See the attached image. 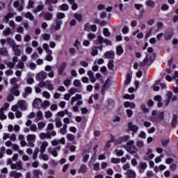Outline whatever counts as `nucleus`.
I'll return each instance as SVG.
<instances>
[{
	"label": "nucleus",
	"instance_id": "nucleus-1",
	"mask_svg": "<svg viewBox=\"0 0 178 178\" xmlns=\"http://www.w3.org/2000/svg\"><path fill=\"white\" fill-rule=\"evenodd\" d=\"M124 147L125 148L126 151H127V152H129V154H131V155L137 154V151H138L137 147L134 145V140L128 141L127 143V145H124Z\"/></svg>",
	"mask_w": 178,
	"mask_h": 178
},
{
	"label": "nucleus",
	"instance_id": "nucleus-2",
	"mask_svg": "<svg viewBox=\"0 0 178 178\" xmlns=\"http://www.w3.org/2000/svg\"><path fill=\"white\" fill-rule=\"evenodd\" d=\"M66 17V15L63 13H57L56 14V19H54V22L56 23V26H54V29L56 30H60V26L63 24V22L62 21V19H65Z\"/></svg>",
	"mask_w": 178,
	"mask_h": 178
},
{
	"label": "nucleus",
	"instance_id": "nucleus-3",
	"mask_svg": "<svg viewBox=\"0 0 178 178\" xmlns=\"http://www.w3.org/2000/svg\"><path fill=\"white\" fill-rule=\"evenodd\" d=\"M165 113L161 111L157 114V115L151 118L152 122L154 123H161V122H163L165 120L164 117Z\"/></svg>",
	"mask_w": 178,
	"mask_h": 178
},
{
	"label": "nucleus",
	"instance_id": "nucleus-4",
	"mask_svg": "<svg viewBox=\"0 0 178 178\" xmlns=\"http://www.w3.org/2000/svg\"><path fill=\"white\" fill-rule=\"evenodd\" d=\"M106 44V45H112V41L106 39V38H104V37L99 35L97 37V39L95 40V45H99V44Z\"/></svg>",
	"mask_w": 178,
	"mask_h": 178
},
{
	"label": "nucleus",
	"instance_id": "nucleus-5",
	"mask_svg": "<svg viewBox=\"0 0 178 178\" xmlns=\"http://www.w3.org/2000/svg\"><path fill=\"white\" fill-rule=\"evenodd\" d=\"M36 136L35 134H28L26 140L28 142L27 147H34V143H35Z\"/></svg>",
	"mask_w": 178,
	"mask_h": 178
},
{
	"label": "nucleus",
	"instance_id": "nucleus-6",
	"mask_svg": "<svg viewBox=\"0 0 178 178\" xmlns=\"http://www.w3.org/2000/svg\"><path fill=\"white\" fill-rule=\"evenodd\" d=\"M147 168H148V164H147L146 162H143V161H141L137 166V169L138 170V172L139 173H140V175H143V173H145Z\"/></svg>",
	"mask_w": 178,
	"mask_h": 178
},
{
	"label": "nucleus",
	"instance_id": "nucleus-7",
	"mask_svg": "<svg viewBox=\"0 0 178 178\" xmlns=\"http://www.w3.org/2000/svg\"><path fill=\"white\" fill-rule=\"evenodd\" d=\"M60 146H57L56 147H49L48 148V152L49 154H51L54 158H56L58 156V152L60 151Z\"/></svg>",
	"mask_w": 178,
	"mask_h": 178
},
{
	"label": "nucleus",
	"instance_id": "nucleus-8",
	"mask_svg": "<svg viewBox=\"0 0 178 178\" xmlns=\"http://www.w3.org/2000/svg\"><path fill=\"white\" fill-rule=\"evenodd\" d=\"M19 84H15L14 86L10 90V92L15 95V97H19L20 95V90H19Z\"/></svg>",
	"mask_w": 178,
	"mask_h": 178
},
{
	"label": "nucleus",
	"instance_id": "nucleus-9",
	"mask_svg": "<svg viewBox=\"0 0 178 178\" xmlns=\"http://www.w3.org/2000/svg\"><path fill=\"white\" fill-rule=\"evenodd\" d=\"M11 169L13 170H22V169H23V162L17 161L15 163L11 164Z\"/></svg>",
	"mask_w": 178,
	"mask_h": 178
},
{
	"label": "nucleus",
	"instance_id": "nucleus-10",
	"mask_svg": "<svg viewBox=\"0 0 178 178\" xmlns=\"http://www.w3.org/2000/svg\"><path fill=\"white\" fill-rule=\"evenodd\" d=\"M33 106L37 109L42 108V100L40 98H35L33 102Z\"/></svg>",
	"mask_w": 178,
	"mask_h": 178
},
{
	"label": "nucleus",
	"instance_id": "nucleus-11",
	"mask_svg": "<svg viewBox=\"0 0 178 178\" xmlns=\"http://www.w3.org/2000/svg\"><path fill=\"white\" fill-rule=\"evenodd\" d=\"M66 67H67V63L65 61L59 65L58 69V73L59 76H62L63 74V72L66 70Z\"/></svg>",
	"mask_w": 178,
	"mask_h": 178
},
{
	"label": "nucleus",
	"instance_id": "nucleus-12",
	"mask_svg": "<svg viewBox=\"0 0 178 178\" xmlns=\"http://www.w3.org/2000/svg\"><path fill=\"white\" fill-rule=\"evenodd\" d=\"M128 129L133 131V136L138 131V126L133 124V122H130L128 123Z\"/></svg>",
	"mask_w": 178,
	"mask_h": 178
},
{
	"label": "nucleus",
	"instance_id": "nucleus-13",
	"mask_svg": "<svg viewBox=\"0 0 178 178\" xmlns=\"http://www.w3.org/2000/svg\"><path fill=\"white\" fill-rule=\"evenodd\" d=\"M6 44H8V45H9V47H11V48H13L14 47H20V45L17 44L15 42V40L10 38H6Z\"/></svg>",
	"mask_w": 178,
	"mask_h": 178
},
{
	"label": "nucleus",
	"instance_id": "nucleus-14",
	"mask_svg": "<svg viewBox=\"0 0 178 178\" xmlns=\"http://www.w3.org/2000/svg\"><path fill=\"white\" fill-rule=\"evenodd\" d=\"M173 29H168L164 35L165 40H166V41H169V40L173 37Z\"/></svg>",
	"mask_w": 178,
	"mask_h": 178
},
{
	"label": "nucleus",
	"instance_id": "nucleus-15",
	"mask_svg": "<svg viewBox=\"0 0 178 178\" xmlns=\"http://www.w3.org/2000/svg\"><path fill=\"white\" fill-rule=\"evenodd\" d=\"M17 106L19 109H21V111H25L26 108H27V104H26V101L19 100L17 103Z\"/></svg>",
	"mask_w": 178,
	"mask_h": 178
},
{
	"label": "nucleus",
	"instance_id": "nucleus-16",
	"mask_svg": "<svg viewBox=\"0 0 178 178\" xmlns=\"http://www.w3.org/2000/svg\"><path fill=\"white\" fill-rule=\"evenodd\" d=\"M129 138H130V136L129 135L120 136L117 140V143H118V144H122V143H126V141H129Z\"/></svg>",
	"mask_w": 178,
	"mask_h": 178
},
{
	"label": "nucleus",
	"instance_id": "nucleus-17",
	"mask_svg": "<svg viewBox=\"0 0 178 178\" xmlns=\"http://www.w3.org/2000/svg\"><path fill=\"white\" fill-rule=\"evenodd\" d=\"M104 56L106 59H115V51H108L104 53Z\"/></svg>",
	"mask_w": 178,
	"mask_h": 178
},
{
	"label": "nucleus",
	"instance_id": "nucleus-18",
	"mask_svg": "<svg viewBox=\"0 0 178 178\" xmlns=\"http://www.w3.org/2000/svg\"><path fill=\"white\" fill-rule=\"evenodd\" d=\"M147 62H149V65H151V63H152V62H154V60L152 59H149L148 58V54L146 55L145 58L143 59V62H141L140 63V66H145V65H147Z\"/></svg>",
	"mask_w": 178,
	"mask_h": 178
},
{
	"label": "nucleus",
	"instance_id": "nucleus-19",
	"mask_svg": "<svg viewBox=\"0 0 178 178\" xmlns=\"http://www.w3.org/2000/svg\"><path fill=\"white\" fill-rule=\"evenodd\" d=\"M13 6L15 7L19 12L23 10V3H20L19 1H15L13 3Z\"/></svg>",
	"mask_w": 178,
	"mask_h": 178
},
{
	"label": "nucleus",
	"instance_id": "nucleus-20",
	"mask_svg": "<svg viewBox=\"0 0 178 178\" xmlns=\"http://www.w3.org/2000/svg\"><path fill=\"white\" fill-rule=\"evenodd\" d=\"M80 99H83V96L80 94H76L75 97H72L71 99V105H74V102L79 101Z\"/></svg>",
	"mask_w": 178,
	"mask_h": 178
},
{
	"label": "nucleus",
	"instance_id": "nucleus-21",
	"mask_svg": "<svg viewBox=\"0 0 178 178\" xmlns=\"http://www.w3.org/2000/svg\"><path fill=\"white\" fill-rule=\"evenodd\" d=\"M126 175L127 176V178H136L137 177V174L133 170H127Z\"/></svg>",
	"mask_w": 178,
	"mask_h": 178
},
{
	"label": "nucleus",
	"instance_id": "nucleus-22",
	"mask_svg": "<svg viewBox=\"0 0 178 178\" xmlns=\"http://www.w3.org/2000/svg\"><path fill=\"white\" fill-rule=\"evenodd\" d=\"M167 99L165 100L166 105H169L170 102L172 101V98H173V92L171 91H168L166 94Z\"/></svg>",
	"mask_w": 178,
	"mask_h": 178
},
{
	"label": "nucleus",
	"instance_id": "nucleus-23",
	"mask_svg": "<svg viewBox=\"0 0 178 178\" xmlns=\"http://www.w3.org/2000/svg\"><path fill=\"white\" fill-rule=\"evenodd\" d=\"M22 176H23V174H22V172H18L16 171L10 172V177L20 178Z\"/></svg>",
	"mask_w": 178,
	"mask_h": 178
},
{
	"label": "nucleus",
	"instance_id": "nucleus-24",
	"mask_svg": "<svg viewBox=\"0 0 178 178\" xmlns=\"http://www.w3.org/2000/svg\"><path fill=\"white\" fill-rule=\"evenodd\" d=\"M47 147H48V142L43 141L40 146V154H44V152H45V150L47 149Z\"/></svg>",
	"mask_w": 178,
	"mask_h": 178
},
{
	"label": "nucleus",
	"instance_id": "nucleus-25",
	"mask_svg": "<svg viewBox=\"0 0 178 178\" xmlns=\"http://www.w3.org/2000/svg\"><path fill=\"white\" fill-rule=\"evenodd\" d=\"M33 177L32 178H40V176H42L43 173L42 171L40 170H34L33 171Z\"/></svg>",
	"mask_w": 178,
	"mask_h": 178
},
{
	"label": "nucleus",
	"instance_id": "nucleus-26",
	"mask_svg": "<svg viewBox=\"0 0 178 178\" xmlns=\"http://www.w3.org/2000/svg\"><path fill=\"white\" fill-rule=\"evenodd\" d=\"M133 77V74L131 73H128L127 74V77H126V79L124 81V84L126 86H129V84H130V83H131V79Z\"/></svg>",
	"mask_w": 178,
	"mask_h": 178
},
{
	"label": "nucleus",
	"instance_id": "nucleus-27",
	"mask_svg": "<svg viewBox=\"0 0 178 178\" xmlns=\"http://www.w3.org/2000/svg\"><path fill=\"white\" fill-rule=\"evenodd\" d=\"M177 119H178L177 115L173 114L172 119V121H171L172 127H177Z\"/></svg>",
	"mask_w": 178,
	"mask_h": 178
},
{
	"label": "nucleus",
	"instance_id": "nucleus-28",
	"mask_svg": "<svg viewBox=\"0 0 178 178\" xmlns=\"http://www.w3.org/2000/svg\"><path fill=\"white\" fill-rule=\"evenodd\" d=\"M87 170H88L87 165H86V164H82L78 170V173H87Z\"/></svg>",
	"mask_w": 178,
	"mask_h": 178
},
{
	"label": "nucleus",
	"instance_id": "nucleus-29",
	"mask_svg": "<svg viewBox=\"0 0 178 178\" xmlns=\"http://www.w3.org/2000/svg\"><path fill=\"white\" fill-rule=\"evenodd\" d=\"M124 108H130L131 109H134L136 108V104L131 103L130 102H125L124 104Z\"/></svg>",
	"mask_w": 178,
	"mask_h": 178
},
{
	"label": "nucleus",
	"instance_id": "nucleus-30",
	"mask_svg": "<svg viewBox=\"0 0 178 178\" xmlns=\"http://www.w3.org/2000/svg\"><path fill=\"white\" fill-rule=\"evenodd\" d=\"M17 48H20V47H13V51L15 56H20L22 55V51L20 50V49H17Z\"/></svg>",
	"mask_w": 178,
	"mask_h": 178
},
{
	"label": "nucleus",
	"instance_id": "nucleus-31",
	"mask_svg": "<svg viewBox=\"0 0 178 178\" xmlns=\"http://www.w3.org/2000/svg\"><path fill=\"white\" fill-rule=\"evenodd\" d=\"M52 13H49V12H46L44 15L43 17L44 19V20H47V22H49V20H52Z\"/></svg>",
	"mask_w": 178,
	"mask_h": 178
},
{
	"label": "nucleus",
	"instance_id": "nucleus-32",
	"mask_svg": "<svg viewBox=\"0 0 178 178\" xmlns=\"http://www.w3.org/2000/svg\"><path fill=\"white\" fill-rule=\"evenodd\" d=\"M68 92H69V93L70 94V95L72 96V95H74V94H76V92H81V90L77 89V88H74V87H72V88H71L69 90Z\"/></svg>",
	"mask_w": 178,
	"mask_h": 178
},
{
	"label": "nucleus",
	"instance_id": "nucleus-33",
	"mask_svg": "<svg viewBox=\"0 0 178 178\" xmlns=\"http://www.w3.org/2000/svg\"><path fill=\"white\" fill-rule=\"evenodd\" d=\"M39 137L40 140H45V138H51V134L49 133H40Z\"/></svg>",
	"mask_w": 178,
	"mask_h": 178
},
{
	"label": "nucleus",
	"instance_id": "nucleus-34",
	"mask_svg": "<svg viewBox=\"0 0 178 178\" xmlns=\"http://www.w3.org/2000/svg\"><path fill=\"white\" fill-rule=\"evenodd\" d=\"M108 102V109H113L115 108V101L112 99H109L107 101Z\"/></svg>",
	"mask_w": 178,
	"mask_h": 178
},
{
	"label": "nucleus",
	"instance_id": "nucleus-35",
	"mask_svg": "<svg viewBox=\"0 0 178 178\" xmlns=\"http://www.w3.org/2000/svg\"><path fill=\"white\" fill-rule=\"evenodd\" d=\"M46 56V60L47 62H52L54 60V57H52V51H48Z\"/></svg>",
	"mask_w": 178,
	"mask_h": 178
},
{
	"label": "nucleus",
	"instance_id": "nucleus-36",
	"mask_svg": "<svg viewBox=\"0 0 178 178\" xmlns=\"http://www.w3.org/2000/svg\"><path fill=\"white\" fill-rule=\"evenodd\" d=\"M74 17L79 23H81V22H83V15L81 14H79V13H76L74 14Z\"/></svg>",
	"mask_w": 178,
	"mask_h": 178
},
{
	"label": "nucleus",
	"instance_id": "nucleus-37",
	"mask_svg": "<svg viewBox=\"0 0 178 178\" xmlns=\"http://www.w3.org/2000/svg\"><path fill=\"white\" fill-rule=\"evenodd\" d=\"M47 74L45 72H40L38 74V80H44V79H47Z\"/></svg>",
	"mask_w": 178,
	"mask_h": 178
},
{
	"label": "nucleus",
	"instance_id": "nucleus-38",
	"mask_svg": "<svg viewBox=\"0 0 178 178\" xmlns=\"http://www.w3.org/2000/svg\"><path fill=\"white\" fill-rule=\"evenodd\" d=\"M3 111H5V108L3 107H1L0 108V120H6L7 118L6 115L3 113Z\"/></svg>",
	"mask_w": 178,
	"mask_h": 178
},
{
	"label": "nucleus",
	"instance_id": "nucleus-39",
	"mask_svg": "<svg viewBox=\"0 0 178 178\" xmlns=\"http://www.w3.org/2000/svg\"><path fill=\"white\" fill-rule=\"evenodd\" d=\"M116 52L118 56H120V55H122V54L124 52V50L123 49V47H122V45H119L116 47Z\"/></svg>",
	"mask_w": 178,
	"mask_h": 178
},
{
	"label": "nucleus",
	"instance_id": "nucleus-40",
	"mask_svg": "<svg viewBox=\"0 0 178 178\" xmlns=\"http://www.w3.org/2000/svg\"><path fill=\"white\" fill-rule=\"evenodd\" d=\"M42 112L41 111H38L36 113V118L35 119V123H37L38 122H40V120H41L42 119Z\"/></svg>",
	"mask_w": 178,
	"mask_h": 178
},
{
	"label": "nucleus",
	"instance_id": "nucleus-41",
	"mask_svg": "<svg viewBox=\"0 0 178 178\" xmlns=\"http://www.w3.org/2000/svg\"><path fill=\"white\" fill-rule=\"evenodd\" d=\"M41 10H44V6L38 5L36 8H35L33 10V13H38L41 12Z\"/></svg>",
	"mask_w": 178,
	"mask_h": 178
},
{
	"label": "nucleus",
	"instance_id": "nucleus-42",
	"mask_svg": "<svg viewBox=\"0 0 178 178\" xmlns=\"http://www.w3.org/2000/svg\"><path fill=\"white\" fill-rule=\"evenodd\" d=\"M74 87H77L78 88H83L81 85V82L79 79H75L73 82Z\"/></svg>",
	"mask_w": 178,
	"mask_h": 178
},
{
	"label": "nucleus",
	"instance_id": "nucleus-43",
	"mask_svg": "<svg viewBox=\"0 0 178 178\" xmlns=\"http://www.w3.org/2000/svg\"><path fill=\"white\" fill-rule=\"evenodd\" d=\"M0 55L3 56H8V49L6 47H2L0 49Z\"/></svg>",
	"mask_w": 178,
	"mask_h": 178
},
{
	"label": "nucleus",
	"instance_id": "nucleus-44",
	"mask_svg": "<svg viewBox=\"0 0 178 178\" xmlns=\"http://www.w3.org/2000/svg\"><path fill=\"white\" fill-rule=\"evenodd\" d=\"M145 4L147 6H149V8H155V2L152 0L146 1Z\"/></svg>",
	"mask_w": 178,
	"mask_h": 178
},
{
	"label": "nucleus",
	"instance_id": "nucleus-45",
	"mask_svg": "<svg viewBox=\"0 0 178 178\" xmlns=\"http://www.w3.org/2000/svg\"><path fill=\"white\" fill-rule=\"evenodd\" d=\"M3 34H4L6 37H8V35H10V34H12V31L10 30V28H6L3 31Z\"/></svg>",
	"mask_w": 178,
	"mask_h": 178
},
{
	"label": "nucleus",
	"instance_id": "nucleus-46",
	"mask_svg": "<svg viewBox=\"0 0 178 178\" xmlns=\"http://www.w3.org/2000/svg\"><path fill=\"white\" fill-rule=\"evenodd\" d=\"M113 60H110L107 64V67L109 70H113L115 65H113Z\"/></svg>",
	"mask_w": 178,
	"mask_h": 178
},
{
	"label": "nucleus",
	"instance_id": "nucleus-47",
	"mask_svg": "<svg viewBox=\"0 0 178 178\" xmlns=\"http://www.w3.org/2000/svg\"><path fill=\"white\" fill-rule=\"evenodd\" d=\"M60 10H63V12H66V10H69V5L66 3H63L60 6Z\"/></svg>",
	"mask_w": 178,
	"mask_h": 178
},
{
	"label": "nucleus",
	"instance_id": "nucleus-48",
	"mask_svg": "<svg viewBox=\"0 0 178 178\" xmlns=\"http://www.w3.org/2000/svg\"><path fill=\"white\" fill-rule=\"evenodd\" d=\"M134 98H136V96L134 95V94H132V95L126 94L124 95V99H130L131 101H132V99H134Z\"/></svg>",
	"mask_w": 178,
	"mask_h": 178
},
{
	"label": "nucleus",
	"instance_id": "nucleus-49",
	"mask_svg": "<svg viewBox=\"0 0 178 178\" xmlns=\"http://www.w3.org/2000/svg\"><path fill=\"white\" fill-rule=\"evenodd\" d=\"M115 154L117 155V156H123L124 155V152H123L122 149H115Z\"/></svg>",
	"mask_w": 178,
	"mask_h": 178
},
{
	"label": "nucleus",
	"instance_id": "nucleus-50",
	"mask_svg": "<svg viewBox=\"0 0 178 178\" xmlns=\"http://www.w3.org/2000/svg\"><path fill=\"white\" fill-rule=\"evenodd\" d=\"M24 16L26 19H29L31 21L34 20V15L30 12L25 13Z\"/></svg>",
	"mask_w": 178,
	"mask_h": 178
},
{
	"label": "nucleus",
	"instance_id": "nucleus-51",
	"mask_svg": "<svg viewBox=\"0 0 178 178\" xmlns=\"http://www.w3.org/2000/svg\"><path fill=\"white\" fill-rule=\"evenodd\" d=\"M90 54L92 56H97V55H98V49H97V47H94L92 48V51Z\"/></svg>",
	"mask_w": 178,
	"mask_h": 178
},
{
	"label": "nucleus",
	"instance_id": "nucleus-52",
	"mask_svg": "<svg viewBox=\"0 0 178 178\" xmlns=\"http://www.w3.org/2000/svg\"><path fill=\"white\" fill-rule=\"evenodd\" d=\"M103 34L104 37H111V32L108 28H104L103 29Z\"/></svg>",
	"mask_w": 178,
	"mask_h": 178
},
{
	"label": "nucleus",
	"instance_id": "nucleus-53",
	"mask_svg": "<svg viewBox=\"0 0 178 178\" xmlns=\"http://www.w3.org/2000/svg\"><path fill=\"white\" fill-rule=\"evenodd\" d=\"M170 142V139L168 138V139H163L161 140V145L163 147H168V145L169 144V143Z\"/></svg>",
	"mask_w": 178,
	"mask_h": 178
},
{
	"label": "nucleus",
	"instance_id": "nucleus-54",
	"mask_svg": "<svg viewBox=\"0 0 178 178\" xmlns=\"http://www.w3.org/2000/svg\"><path fill=\"white\" fill-rule=\"evenodd\" d=\"M50 105L51 102H49V101L44 100V102H42V108H43V109H47V108H48V106H49Z\"/></svg>",
	"mask_w": 178,
	"mask_h": 178
},
{
	"label": "nucleus",
	"instance_id": "nucleus-55",
	"mask_svg": "<svg viewBox=\"0 0 178 178\" xmlns=\"http://www.w3.org/2000/svg\"><path fill=\"white\" fill-rule=\"evenodd\" d=\"M46 86L48 90H50V91H52V90H54V85L51 83L50 81H46Z\"/></svg>",
	"mask_w": 178,
	"mask_h": 178
},
{
	"label": "nucleus",
	"instance_id": "nucleus-56",
	"mask_svg": "<svg viewBox=\"0 0 178 178\" xmlns=\"http://www.w3.org/2000/svg\"><path fill=\"white\" fill-rule=\"evenodd\" d=\"M42 37L44 41H49V40H51V35L48 33L42 34Z\"/></svg>",
	"mask_w": 178,
	"mask_h": 178
},
{
	"label": "nucleus",
	"instance_id": "nucleus-57",
	"mask_svg": "<svg viewBox=\"0 0 178 178\" xmlns=\"http://www.w3.org/2000/svg\"><path fill=\"white\" fill-rule=\"evenodd\" d=\"M46 124L44 122H40L39 123H38V130H42V129H44V127H45Z\"/></svg>",
	"mask_w": 178,
	"mask_h": 178
},
{
	"label": "nucleus",
	"instance_id": "nucleus-58",
	"mask_svg": "<svg viewBox=\"0 0 178 178\" xmlns=\"http://www.w3.org/2000/svg\"><path fill=\"white\" fill-rule=\"evenodd\" d=\"M67 138L68 141H74L76 137L74 136V135H73L72 134H68L67 135Z\"/></svg>",
	"mask_w": 178,
	"mask_h": 178
},
{
	"label": "nucleus",
	"instance_id": "nucleus-59",
	"mask_svg": "<svg viewBox=\"0 0 178 178\" xmlns=\"http://www.w3.org/2000/svg\"><path fill=\"white\" fill-rule=\"evenodd\" d=\"M40 152V149L36 147L35 149V151H34L33 154V159H34V160L37 159V156H38V152Z\"/></svg>",
	"mask_w": 178,
	"mask_h": 178
},
{
	"label": "nucleus",
	"instance_id": "nucleus-60",
	"mask_svg": "<svg viewBox=\"0 0 178 178\" xmlns=\"http://www.w3.org/2000/svg\"><path fill=\"white\" fill-rule=\"evenodd\" d=\"M27 9H33L34 8V1L33 0H29Z\"/></svg>",
	"mask_w": 178,
	"mask_h": 178
},
{
	"label": "nucleus",
	"instance_id": "nucleus-61",
	"mask_svg": "<svg viewBox=\"0 0 178 178\" xmlns=\"http://www.w3.org/2000/svg\"><path fill=\"white\" fill-rule=\"evenodd\" d=\"M42 97L46 98V99H51V94H49V92H48L47 91H44L42 92Z\"/></svg>",
	"mask_w": 178,
	"mask_h": 178
},
{
	"label": "nucleus",
	"instance_id": "nucleus-62",
	"mask_svg": "<svg viewBox=\"0 0 178 178\" xmlns=\"http://www.w3.org/2000/svg\"><path fill=\"white\" fill-rule=\"evenodd\" d=\"M15 99V97L13 96V94L10 92V94L8 95L7 96V101L8 102H12Z\"/></svg>",
	"mask_w": 178,
	"mask_h": 178
},
{
	"label": "nucleus",
	"instance_id": "nucleus-63",
	"mask_svg": "<svg viewBox=\"0 0 178 178\" xmlns=\"http://www.w3.org/2000/svg\"><path fill=\"white\" fill-rule=\"evenodd\" d=\"M154 157H155V154H151L149 156H144L143 159L144 161H149V159H154Z\"/></svg>",
	"mask_w": 178,
	"mask_h": 178
},
{
	"label": "nucleus",
	"instance_id": "nucleus-64",
	"mask_svg": "<svg viewBox=\"0 0 178 178\" xmlns=\"http://www.w3.org/2000/svg\"><path fill=\"white\" fill-rule=\"evenodd\" d=\"M111 163H115V164L120 163V159L119 158L116 159L115 157L111 158Z\"/></svg>",
	"mask_w": 178,
	"mask_h": 178
}]
</instances>
